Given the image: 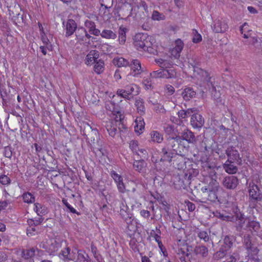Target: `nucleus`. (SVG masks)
I'll return each mask as SVG.
<instances>
[{"instance_id":"17","label":"nucleus","mask_w":262,"mask_h":262,"mask_svg":"<svg viewBox=\"0 0 262 262\" xmlns=\"http://www.w3.org/2000/svg\"><path fill=\"white\" fill-rule=\"evenodd\" d=\"M127 224V232L128 234L131 237L132 235H134L137 230V226L136 222L134 220L131 221L130 219H126Z\"/></svg>"},{"instance_id":"46","label":"nucleus","mask_w":262,"mask_h":262,"mask_svg":"<svg viewBox=\"0 0 262 262\" xmlns=\"http://www.w3.org/2000/svg\"><path fill=\"white\" fill-rule=\"evenodd\" d=\"M151 18L154 20H160L164 19V16L157 11H154L152 14Z\"/></svg>"},{"instance_id":"3","label":"nucleus","mask_w":262,"mask_h":262,"mask_svg":"<svg viewBox=\"0 0 262 262\" xmlns=\"http://www.w3.org/2000/svg\"><path fill=\"white\" fill-rule=\"evenodd\" d=\"M231 207L232 215L230 216V222H235L237 229H241L245 221L244 213L237 206L236 203H232Z\"/></svg>"},{"instance_id":"63","label":"nucleus","mask_w":262,"mask_h":262,"mask_svg":"<svg viewBox=\"0 0 262 262\" xmlns=\"http://www.w3.org/2000/svg\"><path fill=\"white\" fill-rule=\"evenodd\" d=\"M138 7L140 8L145 13H147V14L148 15V6L146 3L144 1H142L140 3V6Z\"/></svg>"},{"instance_id":"54","label":"nucleus","mask_w":262,"mask_h":262,"mask_svg":"<svg viewBox=\"0 0 262 262\" xmlns=\"http://www.w3.org/2000/svg\"><path fill=\"white\" fill-rule=\"evenodd\" d=\"M85 26L89 29V32L90 33L96 27L95 23L89 20L85 21Z\"/></svg>"},{"instance_id":"22","label":"nucleus","mask_w":262,"mask_h":262,"mask_svg":"<svg viewBox=\"0 0 262 262\" xmlns=\"http://www.w3.org/2000/svg\"><path fill=\"white\" fill-rule=\"evenodd\" d=\"M129 66L130 67V68L133 70V72L135 73L134 76L136 75H138L140 73V71L141 69V63L137 59H133L131 61L130 63H129Z\"/></svg>"},{"instance_id":"30","label":"nucleus","mask_w":262,"mask_h":262,"mask_svg":"<svg viewBox=\"0 0 262 262\" xmlns=\"http://www.w3.org/2000/svg\"><path fill=\"white\" fill-rule=\"evenodd\" d=\"M194 71L195 72H197L198 74L201 75L202 76V80L204 81L207 83H210L212 84L211 82H210V77H209V74L207 72L201 69H198L197 71L194 69Z\"/></svg>"},{"instance_id":"62","label":"nucleus","mask_w":262,"mask_h":262,"mask_svg":"<svg viewBox=\"0 0 262 262\" xmlns=\"http://www.w3.org/2000/svg\"><path fill=\"white\" fill-rule=\"evenodd\" d=\"M117 185L119 192L123 193L126 191L125 186L123 182V180L120 182L118 183Z\"/></svg>"},{"instance_id":"23","label":"nucleus","mask_w":262,"mask_h":262,"mask_svg":"<svg viewBox=\"0 0 262 262\" xmlns=\"http://www.w3.org/2000/svg\"><path fill=\"white\" fill-rule=\"evenodd\" d=\"M243 243L245 249L249 248L250 247L255 244L252 241V236L249 234L244 235L243 238Z\"/></svg>"},{"instance_id":"14","label":"nucleus","mask_w":262,"mask_h":262,"mask_svg":"<svg viewBox=\"0 0 262 262\" xmlns=\"http://www.w3.org/2000/svg\"><path fill=\"white\" fill-rule=\"evenodd\" d=\"M196 92L192 88L186 87L182 91L181 96L185 101H189L195 97Z\"/></svg>"},{"instance_id":"60","label":"nucleus","mask_w":262,"mask_h":262,"mask_svg":"<svg viewBox=\"0 0 262 262\" xmlns=\"http://www.w3.org/2000/svg\"><path fill=\"white\" fill-rule=\"evenodd\" d=\"M35 232L37 233V229L35 228V226H29L27 229V234L28 236H32L35 235Z\"/></svg>"},{"instance_id":"31","label":"nucleus","mask_w":262,"mask_h":262,"mask_svg":"<svg viewBox=\"0 0 262 262\" xmlns=\"http://www.w3.org/2000/svg\"><path fill=\"white\" fill-rule=\"evenodd\" d=\"M247 227H249L251 231L253 230L254 232H258L260 228V224L258 222L252 221L248 222Z\"/></svg>"},{"instance_id":"25","label":"nucleus","mask_w":262,"mask_h":262,"mask_svg":"<svg viewBox=\"0 0 262 262\" xmlns=\"http://www.w3.org/2000/svg\"><path fill=\"white\" fill-rule=\"evenodd\" d=\"M101 36L106 39H114L117 37V34L111 30L104 29L101 33Z\"/></svg>"},{"instance_id":"4","label":"nucleus","mask_w":262,"mask_h":262,"mask_svg":"<svg viewBox=\"0 0 262 262\" xmlns=\"http://www.w3.org/2000/svg\"><path fill=\"white\" fill-rule=\"evenodd\" d=\"M217 188L216 186L212 187L210 185L201 188L202 196L208 201L214 202L217 200Z\"/></svg>"},{"instance_id":"6","label":"nucleus","mask_w":262,"mask_h":262,"mask_svg":"<svg viewBox=\"0 0 262 262\" xmlns=\"http://www.w3.org/2000/svg\"><path fill=\"white\" fill-rule=\"evenodd\" d=\"M161 159L160 162H168L170 163L173 157L174 153L171 151L170 148L165 144V145L162 147L161 151L160 152Z\"/></svg>"},{"instance_id":"21","label":"nucleus","mask_w":262,"mask_h":262,"mask_svg":"<svg viewBox=\"0 0 262 262\" xmlns=\"http://www.w3.org/2000/svg\"><path fill=\"white\" fill-rule=\"evenodd\" d=\"M146 163L143 160H136L133 163L134 169L139 172H144Z\"/></svg>"},{"instance_id":"40","label":"nucleus","mask_w":262,"mask_h":262,"mask_svg":"<svg viewBox=\"0 0 262 262\" xmlns=\"http://www.w3.org/2000/svg\"><path fill=\"white\" fill-rule=\"evenodd\" d=\"M91 249L92 252L94 256L96 259L98 261H101L102 260L101 256L98 253L97 249L96 246H94L93 244H91Z\"/></svg>"},{"instance_id":"11","label":"nucleus","mask_w":262,"mask_h":262,"mask_svg":"<svg viewBox=\"0 0 262 262\" xmlns=\"http://www.w3.org/2000/svg\"><path fill=\"white\" fill-rule=\"evenodd\" d=\"M174 48L170 50V57L175 59H178L180 56V53L183 48V42L181 39H178L175 42Z\"/></svg>"},{"instance_id":"8","label":"nucleus","mask_w":262,"mask_h":262,"mask_svg":"<svg viewBox=\"0 0 262 262\" xmlns=\"http://www.w3.org/2000/svg\"><path fill=\"white\" fill-rule=\"evenodd\" d=\"M190 124L193 128H199L204 125V119L200 114L195 112L191 115Z\"/></svg>"},{"instance_id":"12","label":"nucleus","mask_w":262,"mask_h":262,"mask_svg":"<svg viewBox=\"0 0 262 262\" xmlns=\"http://www.w3.org/2000/svg\"><path fill=\"white\" fill-rule=\"evenodd\" d=\"M246 249L247 251L248 259L260 261L258 255L259 250L257 248L256 244L250 247L249 248Z\"/></svg>"},{"instance_id":"43","label":"nucleus","mask_w":262,"mask_h":262,"mask_svg":"<svg viewBox=\"0 0 262 262\" xmlns=\"http://www.w3.org/2000/svg\"><path fill=\"white\" fill-rule=\"evenodd\" d=\"M120 214L124 216H126L127 215L126 212L128 208L124 201H122L120 203Z\"/></svg>"},{"instance_id":"18","label":"nucleus","mask_w":262,"mask_h":262,"mask_svg":"<svg viewBox=\"0 0 262 262\" xmlns=\"http://www.w3.org/2000/svg\"><path fill=\"white\" fill-rule=\"evenodd\" d=\"M132 10V8L130 5L124 4L121 6L119 11V15L127 17L130 15Z\"/></svg>"},{"instance_id":"39","label":"nucleus","mask_w":262,"mask_h":262,"mask_svg":"<svg viewBox=\"0 0 262 262\" xmlns=\"http://www.w3.org/2000/svg\"><path fill=\"white\" fill-rule=\"evenodd\" d=\"M151 137L154 141L158 143H160L163 140L162 136L157 131H153L151 132Z\"/></svg>"},{"instance_id":"38","label":"nucleus","mask_w":262,"mask_h":262,"mask_svg":"<svg viewBox=\"0 0 262 262\" xmlns=\"http://www.w3.org/2000/svg\"><path fill=\"white\" fill-rule=\"evenodd\" d=\"M197 234L200 239H203L205 242H207L210 239V237L206 231L198 230Z\"/></svg>"},{"instance_id":"34","label":"nucleus","mask_w":262,"mask_h":262,"mask_svg":"<svg viewBox=\"0 0 262 262\" xmlns=\"http://www.w3.org/2000/svg\"><path fill=\"white\" fill-rule=\"evenodd\" d=\"M35 249L33 248L29 249L24 250L22 252L23 257L25 259H29L32 257L35 254Z\"/></svg>"},{"instance_id":"52","label":"nucleus","mask_w":262,"mask_h":262,"mask_svg":"<svg viewBox=\"0 0 262 262\" xmlns=\"http://www.w3.org/2000/svg\"><path fill=\"white\" fill-rule=\"evenodd\" d=\"M111 175L117 184L123 180L122 177L117 173L115 171H111Z\"/></svg>"},{"instance_id":"36","label":"nucleus","mask_w":262,"mask_h":262,"mask_svg":"<svg viewBox=\"0 0 262 262\" xmlns=\"http://www.w3.org/2000/svg\"><path fill=\"white\" fill-rule=\"evenodd\" d=\"M156 230L157 231V233H156L154 230H152L151 232V236H154L155 241L158 243L159 247L161 248V247L163 246L162 242L160 240L161 237L158 234L161 233V231L160 229H158L157 227H156Z\"/></svg>"},{"instance_id":"56","label":"nucleus","mask_w":262,"mask_h":262,"mask_svg":"<svg viewBox=\"0 0 262 262\" xmlns=\"http://www.w3.org/2000/svg\"><path fill=\"white\" fill-rule=\"evenodd\" d=\"M117 94L119 96H120L121 97L126 98L127 99L130 100L131 99V97H130L129 95L127 94L125 90H118L117 91Z\"/></svg>"},{"instance_id":"24","label":"nucleus","mask_w":262,"mask_h":262,"mask_svg":"<svg viewBox=\"0 0 262 262\" xmlns=\"http://www.w3.org/2000/svg\"><path fill=\"white\" fill-rule=\"evenodd\" d=\"M95 64L94 66V71L95 73L98 74L102 73L104 69V63L101 59H99L98 61L94 62Z\"/></svg>"},{"instance_id":"49","label":"nucleus","mask_w":262,"mask_h":262,"mask_svg":"<svg viewBox=\"0 0 262 262\" xmlns=\"http://www.w3.org/2000/svg\"><path fill=\"white\" fill-rule=\"evenodd\" d=\"M41 40L45 46H47V48L48 49H49V47H50V42L49 39L45 35V33L43 31H42V33H40Z\"/></svg>"},{"instance_id":"16","label":"nucleus","mask_w":262,"mask_h":262,"mask_svg":"<svg viewBox=\"0 0 262 262\" xmlns=\"http://www.w3.org/2000/svg\"><path fill=\"white\" fill-rule=\"evenodd\" d=\"M232 163L239 165L242 163V159L239 157L238 151L234 149L232 146H230V164Z\"/></svg>"},{"instance_id":"44","label":"nucleus","mask_w":262,"mask_h":262,"mask_svg":"<svg viewBox=\"0 0 262 262\" xmlns=\"http://www.w3.org/2000/svg\"><path fill=\"white\" fill-rule=\"evenodd\" d=\"M23 200L25 202L31 203L34 202L35 198L30 193H26L23 194Z\"/></svg>"},{"instance_id":"10","label":"nucleus","mask_w":262,"mask_h":262,"mask_svg":"<svg viewBox=\"0 0 262 262\" xmlns=\"http://www.w3.org/2000/svg\"><path fill=\"white\" fill-rule=\"evenodd\" d=\"M63 25L66 26V32L65 36L67 37L73 35L76 30L77 24L75 21L72 19H68L66 22V25H64V22H63Z\"/></svg>"},{"instance_id":"53","label":"nucleus","mask_w":262,"mask_h":262,"mask_svg":"<svg viewBox=\"0 0 262 262\" xmlns=\"http://www.w3.org/2000/svg\"><path fill=\"white\" fill-rule=\"evenodd\" d=\"M78 262H90L89 256L88 254L85 256L82 253H78Z\"/></svg>"},{"instance_id":"28","label":"nucleus","mask_w":262,"mask_h":262,"mask_svg":"<svg viewBox=\"0 0 262 262\" xmlns=\"http://www.w3.org/2000/svg\"><path fill=\"white\" fill-rule=\"evenodd\" d=\"M113 63L115 65L117 66L118 67H126L129 64V62L123 57L114 58L113 59Z\"/></svg>"},{"instance_id":"58","label":"nucleus","mask_w":262,"mask_h":262,"mask_svg":"<svg viewBox=\"0 0 262 262\" xmlns=\"http://www.w3.org/2000/svg\"><path fill=\"white\" fill-rule=\"evenodd\" d=\"M62 202L71 212L79 214V213L76 211V210L68 203L67 200H62Z\"/></svg>"},{"instance_id":"45","label":"nucleus","mask_w":262,"mask_h":262,"mask_svg":"<svg viewBox=\"0 0 262 262\" xmlns=\"http://www.w3.org/2000/svg\"><path fill=\"white\" fill-rule=\"evenodd\" d=\"M135 86H136V85H132L128 87H126V89H125V90L127 92V94L129 95V96H130V97H131V98H133V96H135V95H136L138 94L137 91L134 92Z\"/></svg>"},{"instance_id":"33","label":"nucleus","mask_w":262,"mask_h":262,"mask_svg":"<svg viewBox=\"0 0 262 262\" xmlns=\"http://www.w3.org/2000/svg\"><path fill=\"white\" fill-rule=\"evenodd\" d=\"M240 257L238 253H233L230 255V262H244L243 260H239ZM246 262H260L259 260H254L251 259H248Z\"/></svg>"},{"instance_id":"20","label":"nucleus","mask_w":262,"mask_h":262,"mask_svg":"<svg viewBox=\"0 0 262 262\" xmlns=\"http://www.w3.org/2000/svg\"><path fill=\"white\" fill-rule=\"evenodd\" d=\"M197 112L195 108H188L186 110H181L178 113V117L181 119H186Z\"/></svg>"},{"instance_id":"50","label":"nucleus","mask_w":262,"mask_h":262,"mask_svg":"<svg viewBox=\"0 0 262 262\" xmlns=\"http://www.w3.org/2000/svg\"><path fill=\"white\" fill-rule=\"evenodd\" d=\"M212 96L214 100H215L216 102H221L220 96L221 94L220 92H217L215 89L214 87H213L212 90Z\"/></svg>"},{"instance_id":"47","label":"nucleus","mask_w":262,"mask_h":262,"mask_svg":"<svg viewBox=\"0 0 262 262\" xmlns=\"http://www.w3.org/2000/svg\"><path fill=\"white\" fill-rule=\"evenodd\" d=\"M97 137V133L96 130H91V133L87 136L86 140H89V142L94 143L95 137Z\"/></svg>"},{"instance_id":"27","label":"nucleus","mask_w":262,"mask_h":262,"mask_svg":"<svg viewBox=\"0 0 262 262\" xmlns=\"http://www.w3.org/2000/svg\"><path fill=\"white\" fill-rule=\"evenodd\" d=\"M164 78L170 79L177 77V72L173 68L171 67L166 69H164Z\"/></svg>"},{"instance_id":"57","label":"nucleus","mask_w":262,"mask_h":262,"mask_svg":"<svg viewBox=\"0 0 262 262\" xmlns=\"http://www.w3.org/2000/svg\"><path fill=\"white\" fill-rule=\"evenodd\" d=\"M0 183L3 185H7L10 183V179L6 175H2L0 176Z\"/></svg>"},{"instance_id":"37","label":"nucleus","mask_w":262,"mask_h":262,"mask_svg":"<svg viewBox=\"0 0 262 262\" xmlns=\"http://www.w3.org/2000/svg\"><path fill=\"white\" fill-rule=\"evenodd\" d=\"M150 76L153 78H164V69H161L152 71L150 74Z\"/></svg>"},{"instance_id":"7","label":"nucleus","mask_w":262,"mask_h":262,"mask_svg":"<svg viewBox=\"0 0 262 262\" xmlns=\"http://www.w3.org/2000/svg\"><path fill=\"white\" fill-rule=\"evenodd\" d=\"M249 193L250 199L254 202L260 201L262 199V194L260 192L258 186L253 184L250 186L249 190Z\"/></svg>"},{"instance_id":"32","label":"nucleus","mask_w":262,"mask_h":262,"mask_svg":"<svg viewBox=\"0 0 262 262\" xmlns=\"http://www.w3.org/2000/svg\"><path fill=\"white\" fill-rule=\"evenodd\" d=\"M77 39L79 41L84 40V35L86 30L83 28H78L75 31Z\"/></svg>"},{"instance_id":"41","label":"nucleus","mask_w":262,"mask_h":262,"mask_svg":"<svg viewBox=\"0 0 262 262\" xmlns=\"http://www.w3.org/2000/svg\"><path fill=\"white\" fill-rule=\"evenodd\" d=\"M35 210L38 215L40 214H45L46 213V209L41 204L39 203L35 204Z\"/></svg>"},{"instance_id":"35","label":"nucleus","mask_w":262,"mask_h":262,"mask_svg":"<svg viewBox=\"0 0 262 262\" xmlns=\"http://www.w3.org/2000/svg\"><path fill=\"white\" fill-rule=\"evenodd\" d=\"M135 105L138 112L141 115L144 114L145 108L143 104V102L140 100H137L136 101Z\"/></svg>"},{"instance_id":"26","label":"nucleus","mask_w":262,"mask_h":262,"mask_svg":"<svg viewBox=\"0 0 262 262\" xmlns=\"http://www.w3.org/2000/svg\"><path fill=\"white\" fill-rule=\"evenodd\" d=\"M127 29L124 27H120L118 32V40L119 43L123 45L125 43L126 41V32Z\"/></svg>"},{"instance_id":"61","label":"nucleus","mask_w":262,"mask_h":262,"mask_svg":"<svg viewBox=\"0 0 262 262\" xmlns=\"http://www.w3.org/2000/svg\"><path fill=\"white\" fill-rule=\"evenodd\" d=\"M172 63L169 61L164 60L163 63H161V68L162 69H166L171 68Z\"/></svg>"},{"instance_id":"29","label":"nucleus","mask_w":262,"mask_h":262,"mask_svg":"<svg viewBox=\"0 0 262 262\" xmlns=\"http://www.w3.org/2000/svg\"><path fill=\"white\" fill-rule=\"evenodd\" d=\"M59 256L63 260H71L74 259L73 255L70 253V249L67 248L65 250L62 251Z\"/></svg>"},{"instance_id":"2","label":"nucleus","mask_w":262,"mask_h":262,"mask_svg":"<svg viewBox=\"0 0 262 262\" xmlns=\"http://www.w3.org/2000/svg\"><path fill=\"white\" fill-rule=\"evenodd\" d=\"M165 144L176 152V154L183 156L187 150L183 144V139L179 136L168 138Z\"/></svg>"},{"instance_id":"51","label":"nucleus","mask_w":262,"mask_h":262,"mask_svg":"<svg viewBox=\"0 0 262 262\" xmlns=\"http://www.w3.org/2000/svg\"><path fill=\"white\" fill-rule=\"evenodd\" d=\"M154 110L158 113L164 114L165 113V110L163 105L159 103H157L156 105L154 106Z\"/></svg>"},{"instance_id":"9","label":"nucleus","mask_w":262,"mask_h":262,"mask_svg":"<svg viewBox=\"0 0 262 262\" xmlns=\"http://www.w3.org/2000/svg\"><path fill=\"white\" fill-rule=\"evenodd\" d=\"M137 185L134 182L130 181L128 183L127 188L126 189L128 195L135 201L140 195V193L137 190Z\"/></svg>"},{"instance_id":"55","label":"nucleus","mask_w":262,"mask_h":262,"mask_svg":"<svg viewBox=\"0 0 262 262\" xmlns=\"http://www.w3.org/2000/svg\"><path fill=\"white\" fill-rule=\"evenodd\" d=\"M238 183L237 178L235 176H230V189L236 187Z\"/></svg>"},{"instance_id":"19","label":"nucleus","mask_w":262,"mask_h":262,"mask_svg":"<svg viewBox=\"0 0 262 262\" xmlns=\"http://www.w3.org/2000/svg\"><path fill=\"white\" fill-rule=\"evenodd\" d=\"M193 251L195 255H200L203 258L206 257L208 255V248L203 245L195 246Z\"/></svg>"},{"instance_id":"1","label":"nucleus","mask_w":262,"mask_h":262,"mask_svg":"<svg viewBox=\"0 0 262 262\" xmlns=\"http://www.w3.org/2000/svg\"><path fill=\"white\" fill-rule=\"evenodd\" d=\"M151 39V37L147 34L138 33L134 37V44L138 51H144L154 54Z\"/></svg>"},{"instance_id":"42","label":"nucleus","mask_w":262,"mask_h":262,"mask_svg":"<svg viewBox=\"0 0 262 262\" xmlns=\"http://www.w3.org/2000/svg\"><path fill=\"white\" fill-rule=\"evenodd\" d=\"M137 9L138 10L135 14V17L137 19H144L148 16V15L147 14V13H145L140 8L138 7Z\"/></svg>"},{"instance_id":"5","label":"nucleus","mask_w":262,"mask_h":262,"mask_svg":"<svg viewBox=\"0 0 262 262\" xmlns=\"http://www.w3.org/2000/svg\"><path fill=\"white\" fill-rule=\"evenodd\" d=\"M60 247V243L53 238L49 239L47 241L46 244L43 245V248L50 254L56 252Z\"/></svg>"},{"instance_id":"48","label":"nucleus","mask_w":262,"mask_h":262,"mask_svg":"<svg viewBox=\"0 0 262 262\" xmlns=\"http://www.w3.org/2000/svg\"><path fill=\"white\" fill-rule=\"evenodd\" d=\"M192 33L194 34V36L192 38V41L194 43H198L202 40V36L199 34L197 31L195 29L192 30Z\"/></svg>"},{"instance_id":"13","label":"nucleus","mask_w":262,"mask_h":262,"mask_svg":"<svg viewBox=\"0 0 262 262\" xmlns=\"http://www.w3.org/2000/svg\"><path fill=\"white\" fill-rule=\"evenodd\" d=\"M180 137L183 139V141L185 140L189 143L194 144L196 142V139L193 133L188 129H185L182 133L181 136Z\"/></svg>"},{"instance_id":"64","label":"nucleus","mask_w":262,"mask_h":262,"mask_svg":"<svg viewBox=\"0 0 262 262\" xmlns=\"http://www.w3.org/2000/svg\"><path fill=\"white\" fill-rule=\"evenodd\" d=\"M136 154L143 158H145L147 156L146 150L144 149H138L136 152Z\"/></svg>"},{"instance_id":"59","label":"nucleus","mask_w":262,"mask_h":262,"mask_svg":"<svg viewBox=\"0 0 262 262\" xmlns=\"http://www.w3.org/2000/svg\"><path fill=\"white\" fill-rule=\"evenodd\" d=\"M221 26H222V21H218L217 22L215 23L213 26V31L215 33L222 32Z\"/></svg>"},{"instance_id":"15","label":"nucleus","mask_w":262,"mask_h":262,"mask_svg":"<svg viewBox=\"0 0 262 262\" xmlns=\"http://www.w3.org/2000/svg\"><path fill=\"white\" fill-rule=\"evenodd\" d=\"M115 121H108L105 122V127L112 137H114L117 132V124H115Z\"/></svg>"}]
</instances>
